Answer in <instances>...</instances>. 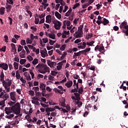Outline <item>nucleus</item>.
I'll list each match as a JSON object with an SVG mask.
<instances>
[{"instance_id":"obj_1","label":"nucleus","mask_w":128,"mask_h":128,"mask_svg":"<svg viewBox=\"0 0 128 128\" xmlns=\"http://www.w3.org/2000/svg\"><path fill=\"white\" fill-rule=\"evenodd\" d=\"M4 112L6 114H7L5 116L6 118L12 120V118L14 116V114L10 113L13 112L16 115L20 114V103L17 102L11 107L5 108Z\"/></svg>"},{"instance_id":"obj_2","label":"nucleus","mask_w":128,"mask_h":128,"mask_svg":"<svg viewBox=\"0 0 128 128\" xmlns=\"http://www.w3.org/2000/svg\"><path fill=\"white\" fill-rule=\"evenodd\" d=\"M120 30H122V32L123 34H125L126 36H128V22L124 21L120 26Z\"/></svg>"},{"instance_id":"obj_3","label":"nucleus","mask_w":128,"mask_h":128,"mask_svg":"<svg viewBox=\"0 0 128 128\" xmlns=\"http://www.w3.org/2000/svg\"><path fill=\"white\" fill-rule=\"evenodd\" d=\"M38 70L40 74H44L46 72H50V68L46 65L43 64Z\"/></svg>"},{"instance_id":"obj_4","label":"nucleus","mask_w":128,"mask_h":128,"mask_svg":"<svg viewBox=\"0 0 128 128\" xmlns=\"http://www.w3.org/2000/svg\"><path fill=\"white\" fill-rule=\"evenodd\" d=\"M54 28L56 30H60V26H62V23L60 22L58 20H55L53 22Z\"/></svg>"},{"instance_id":"obj_5","label":"nucleus","mask_w":128,"mask_h":128,"mask_svg":"<svg viewBox=\"0 0 128 128\" xmlns=\"http://www.w3.org/2000/svg\"><path fill=\"white\" fill-rule=\"evenodd\" d=\"M0 68H2V70H8V64L6 63H2L0 64Z\"/></svg>"},{"instance_id":"obj_6","label":"nucleus","mask_w":128,"mask_h":128,"mask_svg":"<svg viewBox=\"0 0 128 128\" xmlns=\"http://www.w3.org/2000/svg\"><path fill=\"white\" fill-rule=\"evenodd\" d=\"M10 98L13 102H16V92H11L10 93Z\"/></svg>"},{"instance_id":"obj_7","label":"nucleus","mask_w":128,"mask_h":128,"mask_svg":"<svg viewBox=\"0 0 128 128\" xmlns=\"http://www.w3.org/2000/svg\"><path fill=\"white\" fill-rule=\"evenodd\" d=\"M46 22H47V24H50V22H52V16L48 15L46 16Z\"/></svg>"},{"instance_id":"obj_8","label":"nucleus","mask_w":128,"mask_h":128,"mask_svg":"<svg viewBox=\"0 0 128 128\" xmlns=\"http://www.w3.org/2000/svg\"><path fill=\"white\" fill-rule=\"evenodd\" d=\"M74 95L76 97V100H78V102L80 100V94H79L78 92H74Z\"/></svg>"},{"instance_id":"obj_9","label":"nucleus","mask_w":128,"mask_h":128,"mask_svg":"<svg viewBox=\"0 0 128 128\" xmlns=\"http://www.w3.org/2000/svg\"><path fill=\"white\" fill-rule=\"evenodd\" d=\"M65 86L68 88H71V86H72V81L70 80L69 82H68Z\"/></svg>"},{"instance_id":"obj_10","label":"nucleus","mask_w":128,"mask_h":128,"mask_svg":"<svg viewBox=\"0 0 128 128\" xmlns=\"http://www.w3.org/2000/svg\"><path fill=\"white\" fill-rule=\"evenodd\" d=\"M48 66H50V68H54V66H56V62H51L50 60L48 62Z\"/></svg>"},{"instance_id":"obj_11","label":"nucleus","mask_w":128,"mask_h":128,"mask_svg":"<svg viewBox=\"0 0 128 128\" xmlns=\"http://www.w3.org/2000/svg\"><path fill=\"white\" fill-rule=\"evenodd\" d=\"M75 34H76L75 36L76 38H82V33L78 32H75Z\"/></svg>"},{"instance_id":"obj_12","label":"nucleus","mask_w":128,"mask_h":128,"mask_svg":"<svg viewBox=\"0 0 128 128\" xmlns=\"http://www.w3.org/2000/svg\"><path fill=\"white\" fill-rule=\"evenodd\" d=\"M55 16L58 20L62 18V15L58 12H55Z\"/></svg>"},{"instance_id":"obj_13","label":"nucleus","mask_w":128,"mask_h":128,"mask_svg":"<svg viewBox=\"0 0 128 128\" xmlns=\"http://www.w3.org/2000/svg\"><path fill=\"white\" fill-rule=\"evenodd\" d=\"M40 53L42 58H46V51L44 50V48L43 50H40Z\"/></svg>"},{"instance_id":"obj_14","label":"nucleus","mask_w":128,"mask_h":128,"mask_svg":"<svg viewBox=\"0 0 128 128\" xmlns=\"http://www.w3.org/2000/svg\"><path fill=\"white\" fill-rule=\"evenodd\" d=\"M82 28H84V25H80L78 28V32L82 34Z\"/></svg>"},{"instance_id":"obj_15","label":"nucleus","mask_w":128,"mask_h":128,"mask_svg":"<svg viewBox=\"0 0 128 128\" xmlns=\"http://www.w3.org/2000/svg\"><path fill=\"white\" fill-rule=\"evenodd\" d=\"M54 92H56V94H64V92H62L61 90H60L58 89L57 88H54Z\"/></svg>"},{"instance_id":"obj_16","label":"nucleus","mask_w":128,"mask_h":128,"mask_svg":"<svg viewBox=\"0 0 128 128\" xmlns=\"http://www.w3.org/2000/svg\"><path fill=\"white\" fill-rule=\"evenodd\" d=\"M109 22H110L108 21V20L106 18H104V21L102 22V24H103L104 26H106L108 24Z\"/></svg>"},{"instance_id":"obj_17","label":"nucleus","mask_w":128,"mask_h":128,"mask_svg":"<svg viewBox=\"0 0 128 128\" xmlns=\"http://www.w3.org/2000/svg\"><path fill=\"white\" fill-rule=\"evenodd\" d=\"M5 10H6V8H4V7H2L0 8V14H1L2 16V14H4Z\"/></svg>"},{"instance_id":"obj_18","label":"nucleus","mask_w":128,"mask_h":128,"mask_svg":"<svg viewBox=\"0 0 128 128\" xmlns=\"http://www.w3.org/2000/svg\"><path fill=\"white\" fill-rule=\"evenodd\" d=\"M46 85L44 84V83H40V89L41 90H42L46 89Z\"/></svg>"},{"instance_id":"obj_19","label":"nucleus","mask_w":128,"mask_h":128,"mask_svg":"<svg viewBox=\"0 0 128 128\" xmlns=\"http://www.w3.org/2000/svg\"><path fill=\"white\" fill-rule=\"evenodd\" d=\"M8 98H10V96H8V94H4L3 96V97H2L4 100H5V101L6 100H8Z\"/></svg>"},{"instance_id":"obj_20","label":"nucleus","mask_w":128,"mask_h":128,"mask_svg":"<svg viewBox=\"0 0 128 128\" xmlns=\"http://www.w3.org/2000/svg\"><path fill=\"white\" fill-rule=\"evenodd\" d=\"M72 8L70 9L68 12L66 13L65 16H70V14L72 13Z\"/></svg>"},{"instance_id":"obj_21","label":"nucleus","mask_w":128,"mask_h":128,"mask_svg":"<svg viewBox=\"0 0 128 128\" xmlns=\"http://www.w3.org/2000/svg\"><path fill=\"white\" fill-rule=\"evenodd\" d=\"M0 78H1V80H4V70H2L1 74H0Z\"/></svg>"},{"instance_id":"obj_22","label":"nucleus","mask_w":128,"mask_h":128,"mask_svg":"<svg viewBox=\"0 0 128 128\" xmlns=\"http://www.w3.org/2000/svg\"><path fill=\"white\" fill-rule=\"evenodd\" d=\"M36 16H37V18H44V16H46V13H44V14H42L41 15H38L37 14H36Z\"/></svg>"},{"instance_id":"obj_23","label":"nucleus","mask_w":128,"mask_h":128,"mask_svg":"<svg viewBox=\"0 0 128 128\" xmlns=\"http://www.w3.org/2000/svg\"><path fill=\"white\" fill-rule=\"evenodd\" d=\"M46 88L43 89L42 92V96H48V94H46Z\"/></svg>"},{"instance_id":"obj_24","label":"nucleus","mask_w":128,"mask_h":128,"mask_svg":"<svg viewBox=\"0 0 128 128\" xmlns=\"http://www.w3.org/2000/svg\"><path fill=\"white\" fill-rule=\"evenodd\" d=\"M78 94H82V92H84V88H82V86H80L78 90Z\"/></svg>"},{"instance_id":"obj_25","label":"nucleus","mask_w":128,"mask_h":128,"mask_svg":"<svg viewBox=\"0 0 128 128\" xmlns=\"http://www.w3.org/2000/svg\"><path fill=\"white\" fill-rule=\"evenodd\" d=\"M49 38H52V40H56V34H50Z\"/></svg>"},{"instance_id":"obj_26","label":"nucleus","mask_w":128,"mask_h":128,"mask_svg":"<svg viewBox=\"0 0 128 128\" xmlns=\"http://www.w3.org/2000/svg\"><path fill=\"white\" fill-rule=\"evenodd\" d=\"M32 64L36 65L37 64H38V58H36L34 59V60L32 62Z\"/></svg>"},{"instance_id":"obj_27","label":"nucleus","mask_w":128,"mask_h":128,"mask_svg":"<svg viewBox=\"0 0 128 128\" xmlns=\"http://www.w3.org/2000/svg\"><path fill=\"white\" fill-rule=\"evenodd\" d=\"M82 54L80 51L78 52H74V55L73 56V58H74V56H80Z\"/></svg>"},{"instance_id":"obj_28","label":"nucleus","mask_w":128,"mask_h":128,"mask_svg":"<svg viewBox=\"0 0 128 128\" xmlns=\"http://www.w3.org/2000/svg\"><path fill=\"white\" fill-rule=\"evenodd\" d=\"M22 48H24V46H22L21 45H18V52H22Z\"/></svg>"},{"instance_id":"obj_29","label":"nucleus","mask_w":128,"mask_h":128,"mask_svg":"<svg viewBox=\"0 0 128 128\" xmlns=\"http://www.w3.org/2000/svg\"><path fill=\"white\" fill-rule=\"evenodd\" d=\"M14 66L15 70H18V62H14Z\"/></svg>"},{"instance_id":"obj_30","label":"nucleus","mask_w":128,"mask_h":128,"mask_svg":"<svg viewBox=\"0 0 128 128\" xmlns=\"http://www.w3.org/2000/svg\"><path fill=\"white\" fill-rule=\"evenodd\" d=\"M12 5L6 4V9L7 10H8V12L10 11V10H12Z\"/></svg>"},{"instance_id":"obj_31","label":"nucleus","mask_w":128,"mask_h":128,"mask_svg":"<svg viewBox=\"0 0 128 128\" xmlns=\"http://www.w3.org/2000/svg\"><path fill=\"white\" fill-rule=\"evenodd\" d=\"M32 90H34L35 92H36L40 91V88H38V86L33 87Z\"/></svg>"},{"instance_id":"obj_32","label":"nucleus","mask_w":128,"mask_h":128,"mask_svg":"<svg viewBox=\"0 0 128 128\" xmlns=\"http://www.w3.org/2000/svg\"><path fill=\"white\" fill-rule=\"evenodd\" d=\"M26 59H21L20 60V64H26Z\"/></svg>"},{"instance_id":"obj_33","label":"nucleus","mask_w":128,"mask_h":128,"mask_svg":"<svg viewBox=\"0 0 128 128\" xmlns=\"http://www.w3.org/2000/svg\"><path fill=\"white\" fill-rule=\"evenodd\" d=\"M66 44L62 45L60 48V50L64 51V50H66Z\"/></svg>"},{"instance_id":"obj_34","label":"nucleus","mask_w":128,"mask_h":128,"mask_svg":"<svg viewBox=\"0 0 128 128\" xmlns=\"http://www.w3.org/2000/svg\"><path fill=\"white\" fill-rule=\"evenodd\" d=\"M80 6V3H76L72 7V9L76 10V8H78Z\"/></svg>"},{"instance_id":"obj_35","label":"nucleus","mask_w":128,"mask_h":128,"mask_svg":"<svg viewBox=\"0 0 128 128\" xmlns=\"http://www.w3.org/2000/svg\"><path fill=\"white\" fill-rule=\"evenodd\" d=\"M24 49L26 50V52L27 54H30V50H28V46H24Z\"/></svg>"},{"instance_id":"obj_36","label":"nucleus","mask_w":128,"mask_h":128,"mask_svg":"<svg viewBox=\"0 0 128 128\" xmlns=\"http://www.w3.org/2000/svg\"><path fill=\"white\" fill-rule=\"evenodd\" d=\"M66 54H68L66 53V52H64V54H62V56H60V60H64V57L66 56Z\"/></svg>"},{"instance_id":"obj_37","label":"nucleus","mask_w":128,"mask_h":128,"mask_svg":"<svg viewBox=\"0 0 128 128\" xmlns=\"http://www.w3.org/2000/svg\"><path fill=\"white\" fill-rule=\"evenodd\" d=\"M52 110V108L47 107L46 108V112H54V110Z\"/></svg>"},{"instance_id":"obj_38","label":"nucleus","mask_w":128,"mask_h":128,"mask_svg":"<svg viewBox=\"0 0 128 128\" xmlns=\"http://www.w3.org/2000/svg\"><path fill=\"white\" fill-rule=\"evenodd\" d=\"M66 20H64L63 22V26H62V28H64V30H66Z\"/></svg>"},{"instance_id":"obj_39","label":"nucleus","mask_w":128,"mask_h":128,"mask_svg":"<svg viewBox=\"0 0 128 128\" xmlns=\"http://www.w3.org/2000/svg\"><path fill=\"white\" fill-rule=\"evenodd\" d=\"M14 104H16V102H14L12 101H10L8 102V104L9 106H14Z\"/></svg>"},{"instance_id":"obj_40","label":"nucleus","mask_w":128,"mask_h":128,"mask_svg":"<svg viewBox=\"0 0 128 128\" xmlns=\"http://www.w3.org/2000/svg\"><path fill=\"white\" fill-rule=\"evenodd\" d=\"M28 60L29 62H32L34 58H32V56L30 55H29L27 56Z\"/></svg>"},{"instance_id":"obj_41","label":"nucleus","mask_w":128,"mask_h":128,"mask_svg":"<svg viewBox=\"0 0 128 128\" xmlns=\"http://www.w3.org/2000/svg\"><path fill=\"white\" fill-rule=\"evenodd\" d=\"M42 6H44V10H46V8L47 6H48V4H45L44 2L42 3Z\"/></svg>"},{"instance_id":"obj_42","label":"nucleus","mask_w":128,"mask_h":128,"mask_svg":"<svg viewBox=\"0 0 128 128\" xmlns=\"http://www.w3.org/2000/svg\"><path fill=\"white\" fill-rule=\"evenodd\" d=\"M30 74L32 76V78H34V72H32V70H30Z\"/></svg>"},{"instance_id":"obj_43","label":"nucleus","mask_w":128,"mask_h":128,"mask_svg":"<svg viewBox=\"0 0 128 128\" xmlns=\"http://www.w3.org/2000/svg\"><path fill=\"white\" fill-rule=\"evenodd\" d=\"M6 46H4L0 49V52H6Z\"/></svg>"},{"instance_id":"obj_44","label":"nucleus","mask_w":128,"mask_h":128,"mask_svg":"<svg viewBox=\"0 0 128 128\" xmlns=\"http://www.w3.org/2000/svg\"><path fill=\"white\" fill-rule=\"evenodd\" d=\"M88 6H90V4H82V8H88Z\"/></svg>"},{"instance_id":"obj_45","label":"nucleus","mask_w":128,"mask_h":128,"mask_svg":"<svg viewBox=\"0 0 128 128\" xmlns=\"http://www.w3.org/2000/svg\"><path fill=\"white\" fill-rule=\"evenodd\" d=\"M11 46L12 50H16V44H14V43L11 44Z\"/></svg>"},{"instance_id":"obj_46","label":"nucleus","mask_w":128,"mask_h":128,"mask_svg":"<svg viewBox=\"0 0 128 128\" xmlns=\"http://www.w3.org/2000/svg\"><path fill=\"white\" fill-rule=\"evenodd\" d=\"M35 24H38V22H40V19L38 18H36L35 16Z\"/></svg>"},{"instance_id":"obj_47","label":"nucleus","mask_w":128,"mask_h":128,"mask_svg":"<svg viewBox=\"0 0 128 128\" xmlns=\"http://www.w3.org/2000/svg\"><path fill=\"white\" fill-rule=\"evenodd\" d=\"M73 78L74 80H78V78H80V76L78 74H73Z\"/></svg>"},{"instance_id":"obj_48","label":"nucleus","mask_w":128,"mask_h":128,"mask_svg":"<svg viewBox=\"0 0 128 128\" xmlns=\"http://www.w3.org/2000/svg\"><path fill=\"white\" fill-rule=\"evenodd\" d=\"M78 90L76 88H74V89H72L71 90H70V92L71 93H72V92H78Z\"/></svg>"},{"instance_id":"obj_49","label":"nucleus","mask_w":128,"mask_h":128,"mask_svg":"<svg viewBox=\"0 0 128 128\" xmlns=\"http://www.w3.org/2000/svg\"><path fill=\"white\" fill-rule=\"evenodd\" d=\"M29 94H30V96H34V92L30 90L29 91Z\"/></svg>"},{"instance_id":"obj_50","label":"nucleus","mask_w":128,"mask_h":128,"mask_svg":"<svg viewBox=\"0 0 128 128\" xmlns=\"http://www.w3.org/2000/svg\"><path fill=\"white\" fill-rule=\"evenodd\" d=\"M42 40H43V42H44V44H46V42H48V38H44L42 39Z\"/></svg>"},{"instance_id":"obj_51","label":"nucleus","mask_w":128,"mask_h":128,"mask_svg":"<svg viewBox=\"0 0 128 128\" xmlns=\"http://www.w3.org/2000/svg\"><path fill=\"white\" fill-rule=\"evenodd\" d=\"M57 74H58V72H56V71H52L51 72L52 76H56Z\"/></svg>"},{"instance_id":"obj_52","label":"nucleus","mask_w":128,"mask_h":128,"mask_svg":"<svg viewBox=\"0 0 128 128\" xmlns=\"http://www.w3.org/2000/svg\"><path fill=\"white\" fill-rule=\"evenodd\" d=\"M62 106L64 108L66 106V100H64L62 102H60Z\"/></svg>"},{"instance_id":"obj_53","label":"nucleus","mask_w":128,"mask_h":128,"mask_svg":"<svg viewBox=\"0 0 128 128\" xmlns=\"http://www.w3.org/2000/svg\"><path fill=\"white\" fill-rule=\"evenodd\" d=\"M20 44H22V46H26V40H22L20 42Z\"/></svg>"},{"instance_id":"obj_54","label":"nucleus","mask_w":128,"mask_h":128,"mask_svg":"<svg viewBox=\"0 0 128 128\" xmlns=\"http://www.w3.org/2000/svg\"><path fill=\"white\" fill-rule=\"evenodd\" d=\"M99 52H102V50H104V46H100V47L99 48Z\"/></svg>"},{"instance_id":"obj_55","label":"nucleus","mask_w":128,"mask_h":128,"mask_svg":"<svg viewBox=\"0 0 128 128\" xmlns=\"http://www.w3.org/2000/svg\"><path fill=\"white\" fill-rule=\"evenodd\" d=\"M6 42H8V36L7 35L4 36Z\"/></svg>"},{"instance_id":"obj_56","label":"nucleus","mask_w":128,"mask_h":128,"mask_svg":"<svg viewBox=\"0 0 128 128\" xmlns=\"http://www.w3.org/2000/svg\"><path fill=\"white\" fill-rule=\"evenodd\" d=\"M54 77L52 76V75L48 76L49 80H54Z\"/></svg>"},{"instance_id":"obj_57","label":"nucleus","mask_w":128,"mask_h":128,"mask_svg":"<svg viewBox=\"0 0 128 128\" xmlns=\"http://www.w3.org/2000/svg\"><path fill=\"white\" fill-rule=\"evenodd\" d=\"M3 86H4L5 90H6V88H8V84L6 82H4L3 83Z\"/></svg>"},{"instance_id":"obj_58","label":"nucleus","mask_w":128,"mask_h":128,"mask_svg":"<svg viewBox=\"0 0 128 128\" xmlns=\"http://www.w3.org/2000/svg\"><path fill=\"white\" fill-rule=\"evenodd\" d=\"M41 106H43L44 108H48L49 105L48 104H44L43 103H40Z\"/></svg>"},{"instance_id":"obj_59","label":"nucleus","mask_w":128,"mask_h":128,"mask_svg":"<svg viewBox=\"0 0 128 128\" xmlns=\"http://www.w3.org/2000/svg\"><path fill=\"white\" fill-rule=\"evenodd\" d=\"M36 96H42V93L40 92H35Z\"/></svg>"},{"instance_id":"obj_60","label":"nucleus","mask_w":128,"mask_h":128,"mask_svg":"<svg viewBox=\"0 0 128 128\" xmlns=\"http://www.w3.org/2000/svg\"><path fill=\"white\" fill-rule=\"evenodd\" d=\"M80 42H82V40L80 38H78L74 41V44H78Z\"/></svg>"},{"instance_id":"obj_61","label":"nucleus","mask_w":128,"mask_h":128,"mask_svg":"<svg viewBox=\"0 0 128 128\" xmlns=\"http://www.w3.org/2000/svg\"><path fill=\"white\" fill-rule=\"evenodd\" d=\"M7 83V87L10 86H12V80L8 81V82H6Z\"/></svg>"},{"instance_id":"obj_62","label":"nucleus","mask_w":128,"mask_h":128,"mask_svg":"<svg viewBox=\"0 0 128 128\" xmlns=\"http://www.w3.org/2000/svg\"><path fill=\"white\" fill-rule=\"evenodd\" d=\"M26 80H32V78H30V75L28 74V76L26 77Z\"/></svg>"},{"instance_id":"obj_63","label":"nucleus","mask_w":128,"mask_h":128,"mask_svg":"<svg viewBox=\"0 0 128 128\" xmlns=\"http://www.w3.org/2000/svg\"><path fill=\"white\" fill-rule=\"evenodd\" d=\"M8 64L10 70H12L14 68V67H12V64Z\"/></svg>"},{"instance_id":"obj_64","label":"nucleus","mask_w":128,"mask_h":128,"mask_svg":"<svg viewBox=\"0 0 128 128\" xmlns=\"http://www.w3.org/2000/svg\"><path fill=\"white\" fill-rule=\"evenodd\" d=\"M50 116H56V112H52L50 114Z\"/></svg>"}]
</instances>
